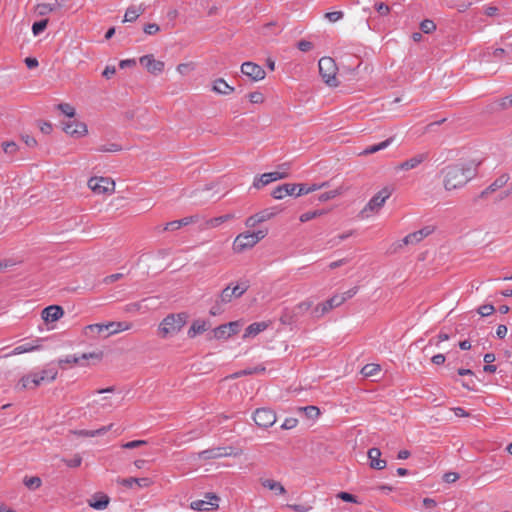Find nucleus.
<instances>
[{"mask_svg":"<svg viewBox=\"0 0 512 512\" xmlns=\"http://www.w3.org/2000/svg\"><path fill=\"white\" fill-rule=\"evenodd\" d=\"M47 24H48V20L47 19H43V20L34 22L33 25H32V32H33V34L35 36H37L40 33H42L45 30V28L47 27Z\"/></svg>","mask_w":512,"mask_h":512,"instance_id":"obj_45","label":"nucleus"},{"mask_svg":"<svg viewBox=\"0 0 512 512\" xmlns=\"http://www.w3.org/2000/svg\"><path fill=\"white\" fill-rule=\"evenodd\" d=\"M249 101L253 104H260L264 101V96L261 92L255 91L248 94Z\"/></svg>","mask_w":512,"mask_h":512,"instance_id":"obj_52","label":"nucleus"},{"mask_svg":"<svg viewBox=\"0 0 512 512\" xmlns=\"http://www.w3.org/2000/svg\"><path fill=\"white\" fill-rule=\"evenodd\" d=\"M3 150L7 154H13L17 150V145L15 142H4L2 144Z\"/></svg>","mask_w":512,"mask_h":512,"instance_id":"obj_58","label":"nucleus"},{"mask_svg":"<svg viewBox=\"0 0 512 512\" xmlns=\"http://www.w3.org/2000/svg\"><path fill=\"white\" fill-rule=\"evenodd\" d=\"M420 29L423 33L429 34L436 29V25L432 20L425 19L420 23Z\"/></svg>","mask_w":512,"mask_h":512,"instance_id":"obj_44","label":"nucleus"},{"mask_svg":"<svg viewBox=\"0 0 512 512\" xmlns=\"http://www.w3.org/2000/svg\"><path fill=\"white\" fill-rule=\"evenodd\" d=\"M218 497L215 495L210 496V501L206 500H195L191 502V508L197 511H208L210 509L218 507Z\"/></svg>","mask_w":512,"mask_h":512,"instance_id":"obj_22","label":"nucleus"},{"mask_svg":"<svg viewBox=\"0 0 512 512\" xmlns=\"http://www.w3.org/2000/svg\"><path fill=\"white\" fill-rule=\"evenodd\" d=\"M109 330L105 337L116 334L118 332L126 331L130 329V324L126 322H109Z\"/></svg>","mask_w":512,"mask_h":512,"instance_id":"obj_32","label":"nucleus"},{"mask_svg":"<svg viewBox=\"0 0 512 512\" xmlns=\"http://www.w3.org/2000/svg\"><path fill=\"white\" fill-rule=\"evenodd\" d=\"M501 108L506 109L512 106V94L502 98L498 104Z\"/></svg>","mask_w":512,"mask_h":512,"instance_id":"obj_64","label":"nucleus"},{"mask_svg":"<svg viewBox=\"0 0 512 512\" xmlns=\"http://www.w3.org/2000/svg\"><path fill=\"white\" fill-rule=\"evenodd\" d=\"M117 482L120 485L127 487V488H132L135 484L142 488L149 487L152 484V480L148 477H142V478L129 477V478L120 479Z\"/></svg>","mask_w":512,"mask_h":512,"instance_id":"obj_23","label":"nucleus"},{"mask_svg":"<svg viewBox=\"0 0 512 512\" xmlns=\"http://www.w3.org/2000/svg\"><path fill=\"white\" fill-rule=\"evenodd\" d=\"M343 16H344V13L342 11H333V12H328V13L325 14V17L330 22H337L340 19H342Z\"/></svg>","mask_w":512,"mask_h":512,"instance_id":"obj_53","label":"nucleus"},{"mask_svg":"<svg viewBox=\"0 0 512 512\" xmlns=\"http://www.w3.org/2000/svg\"><path fill=\"white\" fill-rule=\"evenodd\" d=\"M65 464L68 466V467H71V468H76L78 466L81 465L82 463V458L80 455H75L73 458L71 459H67V460H64Z\"/></svg>","mask_w":512,"mask_h":512,"instance_id":"obj_55","label":"nucleus"},{"mask_svg":"<svg viewBox=\"0 0 512 512\" xmlns=\"http://www.w3.org/2000/svg\"><path fill=\"white\" fill-rule=\"evenodd\" d=\"M62 124L65 133L72 137H81L86 135L87 133V126L74 118L68 119L67 121H64Z\"/></svg>","mask_w":512,"mask_h":512,"instance_id":"obj_12","label":"nucleus"},{"mask_svg":"<svg viewBox=\"0 0 512 512\" xmlns=\"http://www.w3.org/2000/svg\"><path fill=\"white\" fill-rule=\"evenodd\" d=\"M297 423L298 420L296 418H286L285 421L282 423L281 428L289 430L296 427Z\"/></svg>","mask_w":512,"mask_h":512,"instance_id":"obj_57","label":"nucleus"},{"mask_svg":"<svg viewBox=\"0 0 512 512\" xmlns=\"http://www.w3.org/2000/svg\"><path fill=\"white\" fill-rule=\"evenodd\" d=\"M231 455V452L227 451V448L225 447H216V448H210L203 450L199 453V458L208 460V459H216L221 458L225 456Z\"/></svg>","mask_w":512,"mask_h":512,"instance_id":"obj_21","label":"nucleus"},{"mask_svg":"<svg viewBox=\"0 0 512 512\" xmlns=\"http://www.w3.org/2000/svg\"><path fill=\"white\" fill-rule=\"evenodd\" d=\"M260 482L263 487L275 492L276 494L283 495L286 493V489L280 482L272 479H261Z\"/></svg>","mask_w":512,"mask_h":512,"instance_id":"obj_30","label":"nucleus"},{"mask_svg":"<svg viewBox=\"0 0 512 512\" xmlns=\"http://www.w3.org/2000/svg\"><path fill=\"white\" fill-rule=\"evenodd\" d=\"M287 178L286 172H268L260 175L259 177H255L253 182V187L256 189H260L274 181Z\"/></svg>","mask_w":512,"mask_h":512,"instance_id":"obj_14","label":"nucleus"},{"mask_svg":"<svg viewBox=\"0 0 512 512\" xmlns=\"http://www.w3.org/2000/svg\"><path fill=\"white\" fill-rule=\"evenodd\" d=\"M277 213H278V211H276L275 208H271V209L262 210V211L256 213L255 215L257 216L259 221L262 223V222H265L267 220H270Z\"/></svg>","mask_w":512,"mask_h":512,"instance_id":"obj_35","label":"nucleus"},{"mask_svg":"<svg viewBox=\"0 0 512 512\" xmlns=\"http://www.w3.org/2000/svg\"><path fill=\"white\" fill-rule=\"evenodd\" d=\"M313 306V302L310 300L303 301L293 308V313L296 316H301Z\"/></svg>","mask_w":512,"mask_h":512,"instance_id":"obj_34","label":"nucleus"},{"mask_svg":"<svg viewBox=\"0 0 512 512\" xmlns=\"http://www.w3.org/2000/svg\"><path fill=\"white\" fill-rule=\"evenodd\" d=\"M145 6H135L131 5L127 8L125 15H124V22H133L135 21L141 14L145 11Z\"/></svg>","mask_w":512,"mask_h":512,"instance_id":"obj_29","label":"nucleus"},{"mask_svg":"<svg viewBox=\"0 0 512 512\" xmlns=\"http://www.w3.org/2000/svg\"><path fill=\"white\" fill-rule=\"evenodd\" d=\"M231 218H232V215H230V214L214 217L207 221V225L209 227L215 228V227L220 226L222 223H224L225 221H227Z\"/></svg>","mask_w":512,"mask_h":512,"instance_id":"obj_39","label":"nucleus"},{"mask_svg":"<svg viewBox=\"0 0 512 512\" xmlns=\"http://www.w3.org/2000/svg\"><path fill=\"white\" fill-rule=\"evenodd\" d=\"M276 413L269 408H258L253 413L255 424L261 428H269L276 422Z\"/></svg>","mask_w":512,"mask_h":512,"instance_id":"obj_7","label":"nucleus"},{"mask_svg":"<svg viewBox=\"0 0 512 512\" xmlns=\"http://www.w3.org/2000/svg\"><path fill=\"white\" fill-rule=\"evenodd\" d=\"M58 370L55 366L49 364L40 372H33L22 378V384L25 388H36L43 383H50L56 379Z\"/></svg>","mask_w":512,"mask_h":512,"instance_id":"obj_3","label":"nucleus"},{"mask_svg":"<svg viewBox=\"0 0 512 512\" xmlns=\"http://www.w3.org/2000/svg\"><path fill=\"white\" fill-rule=\"evenodd\" d=\"M225 325L229 331L230 336L237 334L242 327V323L240 321H231Z\"/></svg>","mask_w":512,"mask_h":512,"instance_id":"obj_50","label":"nucleus"},{"mask_svg":"<svg viewBox=\"0 0 512 512\" xmlns=\"http://www.w3.org/2000/svg\"><path fill=\"white\" fill-rule=\"evenodd\" d=\"M381 455L382 452L379 448L373 447L368 450L369 466L372 469L383 470L386 467V460L382 459Z\"/></svg>","mask_w":512,"mask_h":512,"instance_id":"obj_16","label":"nucleus"},{"mask_svg":"<svg viewBox=\"0 0 512 512\" xmlns=\"http://www.w3.org/2000/svg\"><path fill=\"white\" fill-rule=\"evenodd\" d=\"M300 410L303 411L309 419H315L320 415V410L316 406L301 407Z\"/></svg>","mask_w":512,"mask_h":512,"instance_id":"obj_41","label":"nucleus"},{"mask_svg":"<svg viewBox=\"0 0 512 512\" xmlns=\"http://www.w3.org/2000/svg\"><path fill=\"white\" fill-rule=\"evenodd\" d=\"M187 314H169L159 324L158 333L162 338L176 335L186 324Z\"/></svg>","mask_w":512,"mask_h":512,"instance_id":"obj_2","label":"nucleus"},{"mask_svg":"<svg viewBox=\"0 0 512 512\" xmlns=\"http://www.w3.org/2000/svg\"><path fill=\"white\" fill-rule=\"evenodd\" d=\"M429 158V154L426 152L418 153L409 159L401 162L395 167L396 171H409L417 168L420 164L425 162Z\"/></svg>","mask_w":512,"mask_h":512,"instance_id":"obj_13","label":"nucleus"},{"mask_svg":"<svg viewBox=\"0 0 512 512\" xmlns=\"http://www.w3.org/2000/svg\"><path fill=\"white\" fill-rule=\"evenodd\" d=\"M102 352H91V353H83L81 356L77 357L75 355H67L64 358L59 359V365L63 364H79L81 360H89V359H101Z\"/></svg>","mask_w":512,"mask_h":512,"instance_id":"obj_18","label":"nucleus"},{"mask_svg":"<svg viewBox=\"0 0 512 512\" xmlns=\"http://www.w3.org/2000/svg\"><path fill=\"white\" fill-rule=\"evenodd\" d=\"M88 186L95 194H111L114 192L115 182L108 177H91Z\"/></svg>","mask_w":512,"mask_h":512,"instance_id":"obj_6","label":"nucleus"},{"mask_svg":"<svg viewBox=\"0 0 512 512\" xmlns=\"http://www.w3.org/2000/svg\"><path fill=\"white\" fill-rule=\"evenodd\" d=\"M57 109L60 110L68 119H73L75 116V108L68 103H60L57 105Z\"/></svg>","mask_w":512,"mask_h":512,"instance_id":"obj_37","label":"nucleus"},{"mask_svg":"<svg viewBox=\"0 0 512 512\" xmlns=\"http://www.w3.org/2000/svg\"><path fill=\"white\" fill-rule=\"evenodd\" d=\"M392 188L384 187L378 193H376L366 204L363 209V212H374L378 211L386 202V200L391 196Z\"/></svg>","mask_w":512,"mask_h":512,"instance_id":"obj_9","label":"nucleus"},{"mask_svg":"<svg viewBox=\"0 0 512 512\" xmlns=\"http://www.w3.org/2000/svg\"><path fill=\"white\" fill-rule=\"evenodd\" d=\"M212 91L220 95H229L234 92V87L230 86L223 78H217L213 81Z\"/></svg>","mask_w":512,"mask_h":512,"instance_id":"obj_25","label":"nucleus"},{"mask_svg":"<svg viewBox=\"0 0 512 512\" xmlns=\"http://www.w3.org/2000/svg\"><path fill=\"white\" fill-rule=\"evenodd\" d=\"M288 507L296 512H309L312 509L311 506L301 504H290Z\"/></svg>","mask_w":512,"mask_h":512,"instance_id":"obj_61","label":"nucleus"},{"mask_svg":"<svg viewBox=\"0 0 512 512\" xmlns=\"http://www.w3.org/2000/svg\"><path fill=\"white\" fill-rule=\"evenodd\" d=\"M295 317H297L296 315H294L293 313V309L290 311L288 309H285L280 317V321L282 324L284 325H291L294 323L295 321Z\"/></svg>","mask_w":512,"mask_h":512,"instance_id":"obj_40","label":"nucleus"},{"mask_svg":"<svg viewBox=\"0 0 512 512\" xmlns=\"http://www.w3.org/2000/svg\"><path fill=\"white\" fill-rule=\"evenodd\" d=\"M325 213L324 210H315V211H308V212H305L303 213L301 216H300V221L301 222H308L318 216H321Z\"/></svg>","mask_w":512,"mask_h":512,"instance_id":"obj_42","label":"nucleus"},{"mask_svg":"<svg viewBox=\"0 0 512 512\" xmlns=\"http://www.w3.org/2000/svg\"><path fill=\"white\" fill-rule=\"evenodd\" d=\"M146 444H147L146 440H133V441L123 443L121 445V447L124 449H134V448L146 445Z\"/></svg>","mask_w":512,"mask_h":512,"instance_id":"obj_51","label":"nucleus"},{"mask_svg":"<svg viewBox=\"0 0 512 512\" xmlns=\"http://www.w3.org/2000/svg\"><path fill=\"white\" fill-rule=\"evenodd\" d=\"M433 231H434L433 226L423 227L422 229L412 232V233L408 234L407 236H405L403 238V242L406 245L416 244V243L422 241L424 238H426L430 234H432Z\"/></svg>","mask_w":512,"mask_h":512,"instance_id":"obj_17","label":"nucleus"},{"mask_svg":"<svg viewBox=\"0 0 512 512\" xmlns=\"http://www.w3.org/2000/svg\"><path fill=\"white\" fill-rule=\"evenodd\" d=\"M459 479V474L456 473V472H447L444 474L443 476V480L446 482V483H454L455 481H457Z\"/></svg>","mask_w":512,"mask_h":512,"instance_id":"obj_63","label":"nucleus"},{"mask_svg":"<svg viewBox=\"0 0 512 512\" xmlns=\"http://www.w3.org/2000/svg\"><path fill=\"white\" fill-rule=\"evenodd\" d=\"M393 142V138H388L378 144H374V145H370L368 146L367 148H365L361 153L360 155H370V154H374L376 152H379L381 150H384L386 149L388 146L391 145V143Z\"/></svg>","mask_w":512,"mask_h":512,"instance_id":"obj_31","label":"nucleus"},{"mask_svg":"<svg viewBox=\"0 0 512 512\" xmlns=\"http://www.w3.org/2000/svg\"><path fill=\"white\" fill-rule=\"evenodd\" d=\"M343 304V298L338 297V295H333L331 298L326 300L325 302L317 305L313 311L312 314L316 318L322 317L324 314L332 310L333 308L339 307Z\"/></svg>","mask_w":512,"mask_h":512,"instance_id":"obj_10","label":"nucleus"},{"mask_svg":"<svg viewBox=\"0 0 512 512\" xmlns=\"http://www.w3.org/2000/svg\"><path fill=\"white\" fill-rule=\"evenodd\" d=\"M241 72L252 81L263 80L266 76L265 70L260 65L250 61L241 65Z\"/></svg>","mask_w":512,"mask_h":512,"instance_id":"obj_11","label":"nucleus"},{"mask_svg":"<svg viewBox=\"0 0 512 512\" xmlns=\"http://www.w3.org/2000/svg\"><path fill=\"white\" fill-rule=\"evenodd\" d=\"M86 330L87 331H90L91 333H97V334H101L103 333L104 331H107L109 330V324H91V325H88L86 327Z\"/></svg>","mask_w":512,"mask_h":512,"instance_id":"obj_43","label":"nucleus"},{"mask_svg":"<svg viewBox=\"0 0 512 512\" xmlns=\"http://www.w3.org/2000/svg\"><path fill=\"white\" fill-rule=\"evenodd\" d=\"M249 288L247 281L241 282L234 287L227 286L220 293V302L227 304L232 301L233 298L241 297Z\"/></svg>","mask_w":512,"mask_h":512,"instance_id":"obj_8","label":"nucleus"},{"mask_svg":"<svg viewBox=\"0 0 512 512\" xmlns=\"http://www.w3.org/2000/svg\"><path fill=\"white\" fill-rule=\"evenodd\" d=\"M297 48L302 52H308L313 48V44L312 42L307 40H300L297 43Z\"/></svg>","mask_w":512,"mask_h":512,"instance_id":"obj_56","label":"nucleus"},{"mask_svg":"<svg viewBox=\"0 0 512 512\" xmlns=\"http://www.w3.org/2000/svg\"><path fill=\"white\" fill-rule=\"evenodd\" d=\"M336 497L345 502H351V503H355V504L360 503V501L357 499L356 496H354L353 494H350L348 492L341 491L336 495Z\"/></svg>","mask_w":512,"mask_h":512,"instance_id":"obj_48","label":"nucleus"},{"mask_svg":"<svg viewBox=\"0 0 512 512\" xmlns=\"http://www.w3.org/2000/svg\"><path fill=\"white\" fill-rule=\"evenodd\" d=\"M24 484L29 489H37L41 485V479L39 477H26Z\"/></svg>","mask_w":512,"mask_h":512,"instance_id":"obj_47","label":"nucleus"},{"mask_svg":"<svg viewBox=\"0 0 512 512\" xmlns=\"http://www.w3.org/2000/svg\"><path fill=\"white\" fill-rule=\"evenodd\" d=\"M266 235L267 230H258L253 232L248 231L241 233L235 238L233 249L236 252H243L254 247L260 240L265 238Z\"/></svg>","mask_w":512,"mask_h":512,"instance_id":"obj_4","label":"nucleus"},{"mask_svg":"<svg viewBox=\"0 0 512 512\" xmlns=\"http://www.w3.org/2000/svg\"><path fill=\"white\" fill-rule=\"evenodd\" d=\"M510 177L508 174L504 173L500 175L498 178L494 180L482 193V197L488 195L489 193L495 192L496 190L502 188L504 185L507 184Z\"/></svg>","mask_w":512,"mask_h":512,"instance_id":"obj_26","label":"nucleus"},{"mask_svg":"<svg viewBox=\"0 0 512 512\" xmlns=\"http://www.w3.org/2000/svg\"><path fill=\"white\" fill-rule=\"evenodd\" d=\"M40 348H41V346L38 344L34 345L32 343H25V344L16 346L11 352L4 354V357H10V356H15V355H20L23 353L33 352V351L39 350Z\"/></svg>","mask_w":512,"mask_h":512,"instance_id":"obj_28","label":"nucleus"},{"mask_svg":"<svg viewBox=\"0 0 512 512\" xmlns=\"http://www.w3.org/2000/svg\"><path fill=\"white\" fill-rule=\"evenodd\" d=\"M52 10L53 8L50 4H39L37 6V12L41 16L49 14Z\"/></svg>","mask_w":512,"mask_h":512,"instance_id":"obj_60","label":"nucleus"},{"mask_svg":"<svg viewBox=\"0 0 512 512\" xmlns=\"http://www.w3.org/2000/svg\"><path fill=\"white\" fill-rule=\"evenodd\" d=\"M230 337L231 336L225 324L220 325L213 330V338L217 340H226Z\"/></svg>","mask_w":512,"mask_h":512,"instance_id":"obj_33","label":"nucleus"},{"mask_svg":"<svg viewBox=\"0 0 512 512\" xmlns=\"http://www.w3.org/2000/svg\"><path fill=\"white\" fill-rule=\"evenodd\" d=\"M139 62L148 72L154 75H158L164 70V63L154 59L153 55H144L140 57Z\"/></svg>","mask_w":512,"mask_h":512,"instance_id":"obj_15","label":"nucleus"},{"mask_svg":"<svg viewBox=\"0 0 512 512\" xmlns=\"http://www.w3.org/2000/svg\"><path fill=\"white\" fill-rule=\"evenodd\" d=\"M209 328V323L205 320H195L189 328L187 334L189 338H194L196 335L205 332Z\"/></svg>","mask_w":512,"mask_h":512,"instance_id":"obj_27","label":"nucleus"},{"mask_svg":"<svg viewBox=\"0 0 512 512\" xmlns=\"http://www.w3.org/2000/svg\"><path fill=\"white\" fill-rule=\"evenodd\" d=\"M338 195V192L336 190L325 192L319 195L318 200L321 202L328 201L330 199L335 198Z\"/></svg>","mask_w":512,"mask_h":512,"instance_id":"obj_59","label":"nucleus"},{"mask_svg":"<svg viewBox=\"0 0 512 512\" xmlns=\"http://www.w3.org/2000/svg\"><path fill=\"white\" fill-rule=\"evenodd\" d=\"M319 66V73L323 81L331 86L336 87L338 86V80H337V66L331 57H322L319 60L318 63Z\"/></svg>","mask_w":512,"mask_h":512,"instance_id":"obj_5","label":"nucleus"},{"mask_svg":"<svg viewBox=\"0 0 512 512\" xmlns=\"http://www.w3.org/2000/svg\"><path fill=\"white\" fill-rule=\"evenodd\" d=\"M380 371V366L378 364L370 363L366 364L362 370L361 373L365 377H370L376 375Z\"/></svg>","mask_w":512,"mask_h":512,"instance_id":"obj_36","label":"nucleus"},{"mask_svg":"<svg viewBox=\"0 0 512 512\" xmlns=\"http://www.w3.org/2000/svg\"><path fill=\"white\" fill-rule=\"evenodd\" d=\"M160 30L159 26L155 23L145 25L144 32L148 35H154Z\"/></svg>","mask_w":512,"mask_h":512,"instance_id":"obj_62","label":"nucleus"},{"mask_svg":"<svg viewBox=\"0 0 512 512\" xmlns=\"http://www.w3.org/2000/svg\"><path fill=\"white\" fill-rule=\"evenodd\" d=\"M298 188L297 184L285 183L277 186L271 193L273 198L275 199H283L285 196H295L296 190Z\"/></svg>","mask_w":512,"mask_h":512,"instance_id":"obj_19","label":"nucleus"},{"mask_svg":"<svg viewBox=\"0 0 512 512\" xmlns=\"http://www.w3.org/2000/svg\"><path fill=\"white\" fill-rule=\"evenodd\" d=\"M109 504V497L102 495L98 500L90 502V506L96 510H104Z\"/></svg>","mask_w":512,"mask_h":512,"instance_id":"obj_38","label":"nucleus"},{"mask_svg":"<svg viewBox=\"0 0 512 512\" xmlns=\"http://www.w3.org/2000/svg\"><path fill=\"white\" fill-rule=\"evenodd\" d=\"M122 147L116 143H109L100 145L96 150L99 152H117L120 151Z\"/></svg>","mask_w":512,"mask_h":512,"instance_id":"obj_46","label":"nucleus"},{"mask_svg":"<svg viewBox=\"0 0 512 512\" xmlns=\"http://www.w3.org/2000/svg\"><path fill=\"white\" fill-rule=\"evenodd\" d=\"M495 311V308L492 304H484V305H481L478 309H477V312L483 316V317H486V316H489L491 314H493Z\"/></svg>","mask_w":512,"mask_h":512,"instance_id":"obj_49","label":"nucleus"},{"mask_svg":"<svg viewBox=\"0 0 512 512\" xmlns=\"http://www.w3.org/2000/svg\"><path fill=\"white\" fill-rule=\"evenodd\" d=\"M479 159H470L448 165L441 170L446 191L461 189L476 175L481 164Z\"/></svg>","mask_w":512,"mask_h":512,"instance_id":"obj_1","label":"nucleus"},{"mask_svg":"<svg viewBox=\"0 0 512 512\" xmlns=\"http://www.w3.org/2000/svg\"><path fill=\"white\" fill-rule=\"evenodd\" d=\"M268 327H269V323H267L265 321L254 322V323L250 324L245 329V332L243 334V338L246 339V338H250V337H255L259 333L265 331Z\"/></svg>","mask_w":512,"mask_h":512,"instance_id":"obj_24","label":"nucleus"},{"mask_svg":"<svg viewBox=\"0 0 512 512\" xmlns=\"http://www.w3.org/2000/svg\"><path fill=\"white\" fill-rule=\"evenodd\" d=\"M375 9L381 16H386L390 12V7L383 2L376 3Z\"/></svg>","mask_w":512,"mask_h":512,"instance_id":"obj_54","label":"nucleus"},{"mask_svg":"<svg viewBox=\"0 0 512 512\" xmlns=\"http://www.w3.org/2000/svg\"><path fill=\"white\" fill-rule=\"evenodd\" d=\"M64 315V310L61 306L51 305L43 309L42 318L46 322H55Z\"/></svg>","mask_w":512,"mask_h":512,"instance_id":"obj_20","label":"nucleus"}]
</instances>
